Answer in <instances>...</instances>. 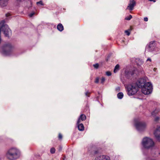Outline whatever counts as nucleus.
I'll return each instance as SVG.
<instances>
[{"label":"nucleus","instance_id":"36","mask_svg":"<svg viewBox=\"0 0 160 160\" xmlns=\"http://www.w3.org/2000/svg\"><path fill=\"white\" fill-rule=\"evenodd\" d=\"M134 74V72L131 73V75H133Z\"/></svg>","mask_w":160,"mask_h":160},{"label":"nucleus","instance_id":"34","mask_svg":"<svg viewBox=\"0 0 160 160\" xmlns=\"http://www.w3.org/2000/svg\"><path fill=\"white\" fill-rule=\"evenodd\" d=\"M149 1H153L154 2H156V0H148Z\"/></svg>","mask_w":160,"mask_h":160},{"label":"nucleus","instance_id":"28","mask_svg":"<svg viewBox=\"0 0 160 160\" xmlns=\"http://www.w3.org/2000/svg\"><path fill=\"white\" fill-rule=\"evenodd\" d=\"M58 138L59 139H62V136L61 134H59Z\"/></svg>","mask_w":160,"mask_h":160},{"label":"nucleus","instance_id":"19","mask_svg":"<svg viewBox=\"0 0 160 160\" xmlns=\"http://www.w3.org/2000/svg\"><path fill=\"white\" fill-rule=\"evenodd\" d=\"M160 120V117L158 116H157L155 117L154 119V121L156 122H158Z\"/></svg>","mask_w":160,"mask_h":160},{"label":"nucleus","instance_id":"15","mask_svg":"<svg viewBox=\"0 0 160 160\" xmlns=\"http://www.w3.org/2000/svg\"><path fill=\"white\" fill-rule=\"evenodd\" d=\"M86 118V116L84 114H81L78 118H80V119L82 121L85 120Z\"/></svg>","mask_w":160,"mask_h":160},{"label":"nucleus","instance_id":"37","mask_svg":"<svg viewBox=\"0 0 160 160\" xmlns=\"http://www.w3.org/2000/svg\"><path fill=\"white\" fill-rule=\"evenodd\" d=\"M117 90H119V88L118 87L116 88Z\"/></svg>","mask_w":160,"mask_h":160},{"label":"nucleus","instance_id":"18","mask_svg":"<svg viewBox=\"0 0 160 160\" xmlns=\"http://www.w3.org/2000/svg\"><path fill=\"white\" fill-rule=\"evenodd\" d=\"M36 3H37V4L38 6H40V5L43 6L44 5L42 1H40L39 2H37Z\"/></svg>","mask_w":160,"mask_h":160},{"label":"nucleus","instance_id":"1","mask_svg":"<svg viewBox=\"0 0 160 160\" xmlns=\"http://www.w3.org/2000/svg\"><path fill=\"white\" fill-rule=\"evenodd\" d=\"M3 31L5 36L9 37L11 34V31L8 26L5 24L4 20L0 22V43L1 42V32ZM13 47L10 43L5 44L2 48H0V52L4 56H8L11 54Z\"/></svg>","mask_w":160,"mask_h":160},{"label":"nucleus","instance_id":"3","mask_svg":"<svg viewBox=\"0 0 160 160\" xmlns=\"http://www.w3.org/2000/svg\"><path fill=\"white\" fill-rule=\"evenodd\" d=\"M20 150L15 147L10 148L7 150L6 153V157L10 160H15L19 158L21 156Z\"/></svg>","mask_w":160,"mask_h":160},{"label":"nucleus","instance_id":"29","mask_svg":"<svg viewBox=\"0 0 160 160\" xmlns=\"http://www.w3.org/2000/svg\"><path fill=\"white\" fill-rule=\"evenodd\" d=\"M148 19L147 17H145L144 18V20L145 21H146V22L148 21Z\"/></svg>","mask_w":160,"mask_h":160},{"label":"nucleus","instance_id":"11","mask_svg":"<svg viewBox=\"0 0 160 160\" xmlns=\"http://www.w3.org/2000/svg\"><path fill=\"white\" fill-rule=\"evenodd\" d=\"M80 118H78L77 122V125L78 129L80 131H83L84 130V127L82 123H79Z\"/></svg>","mask_w":160,"mask_h":160},{"label":"nucleus","instance_id":"32","mask_svg":"<svg viewBox=\"0 0 160 160\" xmlns=\"http://www.w3.org/2000/svg\"><path fill=\"white\" fill-rule=\"evenodd\" d=\"M89 92H85V95L87 96H88V97H89V96L88 95V93H89Z\"/></svg>","mask_w":160,"mask_h":160},{"label":"nucleus","instance_id":"17","mask_svg":"<svg viewBox=\"0 0 160 160\" xmlns=\"http://www.w3.org/2000/svg\"><path fill=\"white\" fill-rule=\"evenodd\" d=\"M117 96L119 99H121L123 98V95L122 92H120L118 94Z\"/></svg>","mask_w":160,"mask_h":160},{"label":"nucleus","instance_id":"4","mask_svg":"<svg viewBox=\"0 0 160 160\" xmlns=\"http://www.w3.org/2000/svg\"><path fill=\"white\" fill-rule=\"evenodd\" d=\"M138 80L135 83L128 85L127 87V93L129 96L132 95L137 93L139 88Z\"/></svg>","mask_w":160,"mask_h":160},{"label":"nucleus","instance_id":"31","mask_svg":"<svg viewBox=\"0 0 160 160\" xmlns=\"http://www.w3.org/2000/svg\"><path fill=\"white\" fill-rule=\"evenodd\" d=\"M99 152H98V150H96V151H95L94 152V153L95 154H97Z\"/></svg>","mask_w":160,"mask_h":160},{"label":"nucleus","instance_id":"10","mask_svg":"<svg viewBox=\"0 0 160 160\" xmlns=\"http://www.w3.org/2000/svg\"><path fill=\"white\" fill-rule=\"evenodd\" d=\"M136 4L135 1H132L130 0L129 3L126 8V9H128L130 11L132 10Z\"/></svg>","mask_w":160,"mask_h":160},{"label":"nucleus","instance_id":"9","mask_svg":"<svg viewBox=\"0 0 160 160\" xmlns=\"http://www.w3.org/2000/svg\"><path fill=\"white\" fill-rule=\"evenodd\" d=\"M94 160H110V159L108 156L100 155L96 156Z\"/></svg>","mask_w":160,"mask_h":160},{"label":"nucleus","instance_id":"25","mask_svg":"<svg viewBox=\"0 0 160 160\" xmlns=\"http://www.w3.org/2000/svg\"><path fill=\"white\" fill-rule=\"evenodd\" d=\"M106 75L108 76H110L111 75V72L109 71L107 72H106Z\"/></svg>","mask_w":160,"mask_h":160},{"label":"nucleus","instance_id":"23","mask_svg":"<svg viewBox=\"0 0 160 160\" xmlns=\"http://www.w3.org/2000/svg\"><path fill=\"white\" fill-rule=\"evenodd\" d=\"M99 78L98 77H97L95 79L94 82L96 83H98L99 82Z\"/></svg>","mask_w":160,"mask_h":160},{"label":"nucleus","instance_id":"35","mask_svg":"<svg viewBox=\"0 0 160 160\" xmlns=\"http://www.w3.org/2000/svg\"><path fill=\"white\" fill-rule=\"evenodd\" d=\"M156 69H156V68H154L153 69V70H154L155 72V71H156Z\"/></svg>","mask_w":160,"mask_h":160},{"label":"nucleus","instance_id":"6","mask_svg":"<svg viewBox=\"0 0 160 160\" xmlns=\"http://www.w3.org/2000/svg\"><path fill=\"white\" fill-rule=\"evenodd\" d=\"M134 125L137 130L141 132L144 130L146 128L147 125L144 122H140L138 119H135L134 120Z\"/></svg>","mask_w":160,"mask_h":160},{"label":"nucleus","instance_id":"27","mask_svg":"<svg viewBox=\"0 0 160 160\" xmlns=\"http://www.w3.org/2000/svg\"><path fill=\"white\" fill-rule=\"evenodd\" d=\"M34 14H35V12H32V13H30V14H29V16L30 17H32Z\"/></svg>","mask_w":160,"mask_h":160},{"label":"nucleus","instance_id":"38","mask_svg":"<svg viewBox=\"0 0 160 160\" xmlns=\"http://www.w3.org/2000/svg\"><path fill=\"white\" fill-rule=\"evenodd\" d=\"M130 1H135L134 0H130Z\"/></svg>","mask_w":160,"mask_h":160},{"label":"nucleus","instance_id":"22","mask_svg":"<svg viewBox=\"0 0 160 160\" xmlns=\"http://www.w3.org/2000/svg\"><path fill=\"white\" fill-rule=\"evenodd\" d=\"M55 149L54 148H52L50 149V152L51 153L53 154L55 152Z\"/></svg>","mask_w":160,"mask_h":160},{"label":"nucleus","instance_id":"7","mask_svg":"<svg viewBox=\"0 0 160 160\" xmlns=\"http://www.w3.org/2000/svg\"><path fill=\"white\" fill-rule=\"evenodd\" d=\"M153 134L156 139L158 141H160V126L156 129Z\"/></svg>","mask_w":160,"mask_h":160},{"label":"nucleus","instance_id":"20","mask_svg":"<svg viewBox=\"0 0 160 160\" xmlns=\"http://www.w3.org/2000/svg\"><path fill=\"white\" fill-rule=\"evenodd\" d=\"M132 18V17L131 15H130L129 16L126 17L125 18V19L127 20H129Z\"/></svg>","mask_w":160,"mask_h":160},{"label":"nucleus","instance_id":"13","mask_svg":"<svg viewBox=\"0 0 160 160\" xmlns=\"http://www.w3.org/2000/svg\"><path fill=\"white\" fill-rule=\"evenodd\" d=\"M160 111V109H156L154 111H153L151 113L152 116H156Z\"/></svg>","mask_w":160,"mask_h":160},{"label":"nucleus","instance_id":"8","mask_svg":"<svg viewBox=\"0 0 160 160\" xmlns=\"http://www.w3.org/2000/svg\"><path fill=\"white\" fill-rule=\"evenodd\" d=\"M155 42H150L149 44L147 45L146 47V51L148 52H151L154 49Z\"/></svg>","mask_w":160,"mask_h":160},{"label":"nucleus","instance_id":"12","mask_svg":"<svg viewBox=\"0 0 160 160\" xmlns=\"http://www.w3.org/2000/svg\"><path fill=\"white\" fill-rule=\"evenodd\" d=\"M9 0H0V6L4 7L8 4Z\"/></svg>","mask_w":160,"mask_h":160},{"label":"nucleus","instance_id":"26","mask_svg":"<svg viewBox=\"0 0 160 160\" xmlns=\"http://www.w3.org/2000/svg\"><path fill=\"white\" fill-rule=\"evenodd\" d=\"M125 33L128 36H129L130 34V32L128 30H126L125 31Z\"/></svg>","mask_w":160,"mask_h":160},{"label":"nucleus","instance_id":"16","mask_svg":"<svg viewBox=\"0 0 160 160\" xmlns=\"http://www.w3.org/2000/svg\"><path fill=\"white\" fill-rule=\"evenodd\" d=\"M119 69V65H117L115 67L114 69V73H116L117 71H118Z\"/></svg>","mask_w":160,"mask_h":160},{"label":"nucleus","instance_id":"33","mask_svg":"<svg viewBox=\"0 0 160 160\" xmlns=\"http://www.w3.org/2000/svg\"><path fill=\"white\" fill-rule=\"evenodd\" d=\"M151 59L150 58H148L147 59V61H149L151 62Z\"/></svg>","mask_w":160,"mask_h":160},{"label":"nucleus","instance_id":"21","mask_svg":"<svg viewBox=\"0 0 160 160\" xmlns=\"http://www.w3.org/2000/svg\"><path fill=\"white\" fill-rule=\"evenodd\" d=\"M101 83L102 84H103L104 82L105 81V79L104 77H102L101 80Z\"/></svg>","mask_w":160,"mask_h":160},{"label":"nucleus","instance_id":"24","mask_svg":"<svg viewBox=\"0 0 160 160\" xmlns=\"http://www.w3.org/2000/svg\"><path fill=\"white\" fill-rule=\"evenodd\" d=\"M93 66L95 68L97 69L98 68L99 64L98 63H96L95 64H94Z\"/></svg>","mask_w":160,"mask_h":160},{"label":"nucleus","instance_id":"14","mask_svg":"<svg viewBox=\"0 0 160 160\" xmlns=\"http://www.w3.org/2000/svg\"><path fill=\"white\" fill-rule=\"evenodd\" d=\"M57 28L60 31H62L63 30V27L61 23H59L58 25Z\"/></svg>","mask_w":160,"mask_h":160},{"label":"nucleus","instance_id":"2","mask_svg":"<svg viewBox=\"0 0 160 160\" xmlns=\"http://www.w3.org/2000/svg\"><path fill=\"white\" fill-rule=\"evenodd\" d=\"M139 83V88H142V92L145 95L151 93L152 90V84L149 82H146V80L143 78L138 79Z\"/></svg>","mask_w":160,"mask_h":160},{"label":"nucleus","instance_id":"5","mask_svg":"<svg viewBox=\"0 0 160 160\" xmlns=\"http://www.w3.org/2000/svg\"><path fill=\"white\" fill-rule=\"evenodd\" d=\"M142 144L144 148L148 149L153 147L154 143L151 138L145 137L142 139Z\"/></svg>","mask_w":160,"mask_h":160},{"label":"nucleus","instance_id":"30","mask_svg":"<svg viewBox=\"0 0 160 160\" xmlns=\"http://www.w3.org/2000/svg\"><path fill=\"white\" fill-rule=\"evenodd\" d=\"M146 160H155L154 159H152L151 158H148Z\"/></svg>","mask_w":160,"mask_h":160}]
</instances>
